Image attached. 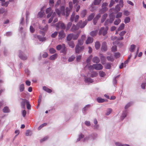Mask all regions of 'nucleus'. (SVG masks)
I'll return each instance as SVG.
<instances>
[{"label": "nucleus", "instance_id": "1", "mask_svg": "<svg viewBox=\"0 0 146 146\" xmlns=\"http://www.w3.org/2000/svg\"><path fill=\"white\" fill-rule=\"evenodd\" d=\"M109 17V19H107L105 22L104 25H108V24L111 23H113L115 19V16L113 13H111Z\"/></svg>", "mask_w": 146, "mask_h": 146}, {"label": "nucleus", "instance_id": "2", "mask_svg": "<svg viewBox=\"0 0 146 146\" xmlns=\"http://www.w3.org/2000/svg\"><path fill=\"white\" fill-rule=\"evenodd\" d=\"M108 27L107 26L105 28L104 27H102L100 29L98 34L99 35H101L102 34L104 36L107 33V31L108 30Z\"/></svg>", "mask_w": 146, "mask_h": 146}, {"label": "nucleus", "instance_id": "3", "mask_svg": "<svg viewBox=\"0 0 146 146\" xmlns=\"http://www.w3.org/2000/svg\"><path fill=\"white\" fill-rule=\"evenodd\" d=\"M87 23L88 20H86L83 22H82V21L80 20L77 23V25L80 28H83L86 25Z\"/></svg>", "mask_w": 146, "mask_h": 146}, {"label": "nucleus", "instance_id": "4", "mask_svg": "<svg viewBox=\"0 0 146 146\" xmlns=\"http://www.w3.org/2000/svg\"><path fill=\"white\" fill-rule=\"evenodd\" d=\"M84 46H80L78 45H76L75 48V52L76 53H79L82 52L84 49Z\"/></svg>", "mask_w": 146, "mask_h": 146}, {"label": "nucleus", "instance_id": "5", "mask_svg": "<svg viewBox=\"0 0 146 146\" xmlns=\"http://www.w3.org/2000/svg\"><path fill=\"white\" fill-rule=\"evenodd\" d=\"M69 4V7H67L66 9V15L67 17H68L69 15L70 11L72 9L73 7V4L72 2H70Z\"/></svg>", "mask_w": 146, "mask_h": 146}, {"label": "nucleus", "instance_id": "6", "mask_svg": "<svg viewBox=\"0 0 146 146\" xmlns=\"http://www.w3.org/2000/svg\"><path fill=\"white\" fill-rule=\"evenodd\" d=\"M55 26L57 28H60L63 29H64L66 28L64 24L62 21H59L58 23L56 24Z\"/></svg>", "mask_w": 146, "mask_h": 146}, {"label": "nucleus", "instance_id": "7", "mask_svg": "<svg viewBox=\"0 0 146 146\" xmlns=\"http://www.w3.org/2000/svg\"><path fill=\"white\" fill-rule=\"evenodd\" d=\"M75 13L73 12L71 16L70 20L71 22L73 21L74 20V22L76 23L79 19V16L78 15H76L75 17Z\"/></svg>", "mask_w": 146, "mask_h": 146}, {"label": "nucleus", "instance_id": "8", "mask_svg": "<svg viewBox=\"0 0 146 146\" xmlns=\"http://www.w3.org/2000/svg\"><path fill=\"white\" fill-rule=\"evenodd\" d=\"M20 100L22 101L21 102V108L24 109L25 108V104H27V102H28L29 101L25 99L21 98L20 99Z\"/></svg>", "mask_w": 146, "mask_h": 146}, {"label": "nucleus", "instance_id": "9", "mask_svg": "<svg viewBox=\"0 0 146 146\" xmlns=\"http://www.w3.org/2000/svg\"><path fill=\"white\" fill-rule=\"evenodd\" d=\"M94 69L97 70H100L102 69L103 66L100 64H94Z\"/></svg>", "mask_w": 146, "mask_h": 146}, {"label": "nucleus", "instance_id": "10", "mask_svg": "<svg viewBox=\"0 0 146 146\" xmlns=\"http://www.w3.org/2000/svg\"><path fill=\"white\" fill-rule=\"evenodd\" d=\"M66 36V34L63 31H61L59 33L58 39H62L64 38Z\"/></svg>", "mask_w": 146, "mask_h": 146}, {"label": "nucleus", "instance_id": "11", "mask_svg": "<svg viewBox=\"0 0 146 146\" xmlns=\"http://www.w3.org/2000/svg\"><path fill=\"white\" fill-rule=\"evenodd\" d=\"M107 50V46L106 43V42H103L102 44L101 50L102 51H105Z\"/></svg>", "mask_w": 146, "mask_h": 146}, {"label": "nucleus", "instance_id": "12", "mask_svg": "<svg viewBox=\"0 0 146 146\" xmlns=\"http://www.w3.org/2000/svg\"><path fill=\"white\" fill-rule=\"evenodd\" d=\"M19 57L22 60H25L27 59V57L25 55L22 54L21 52H20V54L19 55Z\"/></svg>", "mask_w": 146, "mask_h": 146}, {"label": "nucleus", "instance_id": "13", "mask_svg": "<svg viewBox=\"0 0 146 146\" xmlns=\"http://www.w3.org/2000/svg\"><path fill=\"white\" fill-rule=\"evenodd\" d=\"M92 61L93 63H98L100 62V60L98 57L95 56L93 58Z\"/></svg>", "mask_w": 146, "mask_h": 146}, {"label": "nucleus", "instance_id": "14", "mask_svg": "<svg viewBox=\"0 0 146 146\" xmlns=\"http://www.w3.org/2000/svg\"><path fill=\"white\" fill-rule=\"evenodd\" d=\"M100 59L101 60V63L102 64H104L105 63V57L102 54H100Z\"/></svg>", "mask_w": 146, "mask_h": 146}, {"label": "nucleus", "instance_id": "15", "mask_svg": "<svg viewBox=\"0 0 146 146\" xmlns=\"http://www.w3.org/2000/svg\"><path fill=\"white\" fill-rule=\"evenodd\" d=\"M93 41V39L92 38L89 37L88 38L86 41V44H89L92 43Z\"/></svg>", "mask_w": 146, "mask_h": 146}, {"label": "nucleus", "instance_id": "16", "mask_svg": "<svg viewBox=\"0 0 146 146\" xmlns=\"http://www.w3.org/2000/svg\"><path fill=\"white\" fill-rule=\"evenodd\" d=\"M108 5V3H104L102 5V11H104V12H105L107 10L106 6Z\"/></svg>", "mask_w": 146, "mask_h": 146}, {"label": "nucleus", "instance_id": "17", "mask_svg": "<svg viewBox=\"0 0 146 146\" xmlns=\"http://www.w3.org/2000/svg\"><path fill=\"white\" fill-rule=\"evenodd\" d=\"M108 16V14L106 13L104 14L102 16L101 19V23H103L106 19V18Z\"/></svg>", "mask_w": 146, "mask_h": 146}, {"label": "nucleus", "instance_id": "18", "mask_svg": "<svg viewBox=\"0 0 146 146\" xmlns=\"http://www.w3.org/2000/svg\"><path fill=\"white\" fill-rule=\"evenodd\" d=\"M79 27L77 25L76 26L74 25H73L71 29V30L72 31L74 32L75 31L78 30Z\"/></svg>", "mask_w": 146, "mask_h": 146}, {"label": "nucleus", "instance_id": "19", "mask_svg": "<svg viewBox=\"0 0 146 146\" xmlns=\"http://www.w3.org/2000/svg\"><path fill=\"white\" fill-rule=\"evenodd\" d=\"M86 13L87 11L85 9L82 11L80 14L81 17L82 18L84 17L86 15Z\"/></svg>", "mask_w": 146, "mask_h": 146}, {"label": "nucleus", "instance_id": "20", "mask_svg": "<svg viewBox=\"0 0 146 146\" xmlns=\"http://www.w3.org/2000/svg\"><path fill=\"white\" fill-rule=\"evenodd\" d=\"M127 113V111L125 110L123 112L121 116V118L122 120H123L126 117Z\"/></svg>", "mask_w": 146, "mask_h": 146}, {"label": "nucleus", "instance_id": "21", "mask_svg": "<svg viewBox=\"0 0 146 146\" xmlns=\"http://www.w3.org/2000/svg\"><path fill=\"white\" fill-rule=\"evenodd\" d=\"M100 44L98 41H96L95 43V47L97 50H98L100 47Z\"/></svg>", "mask_w": 146, "mask_h": 146}, {"label": "nucleus", "instance_id": "22", "mask_svg": "<svg viewBox=\"0 0 146 146\" xmlns=\"http://www.w3.org/2000/svg\"><path fill=\"white\" fill-rule=\"evenodd\" d=\"M37 37L39 40L40 41L43 42L45 41L46 40V38L45 37H42L39 35H37Z\"/></svg>", "mask_w": 146, "mask_h": 146}, {"label": "nucleus", "instance_id": "23", "mask_svg": "<svg viewBox=\"0 0 146 146\" xmlns=\"http://www.w3.org/2000/svg\"><path fill=\"white\" fill-rule=\"evenodd\" d=\"M43 89L44 90L48 93H50L52 92V90L51 89H49L46 86H43Z\"/></svg>", "mask_w": 146, "mask_h": 146}, {"label": "nucleus", "instance_id": "24", "mask_svg": "<svg viewBox=\"0 0 146 146\" xmlns=\"http://www.w3.org/2000/svg\"><path fill=\"white\" fill-rule=\"evenodd\" d=\"M73 36V34L71 33L69 34L67 37V40L68 41H70Z\"/></svg>", "mask_w": 146, "mask_h": 146}, {"label": "nucleus", "instance_id": "25", "mask_svg": "<svg viewBox=\"0 0 146 146\" xmlns=\"http://www.w3.org/2000/svg\"><path fill=\"white\" fill-rule=\"evenodd\" d=\"M19 89L20 91L21 92H22L24 91L25 89V86L23 84H21L20 85L19 87Z\"/></svg>", "mask_w": 146, "mask_h": 146}, {"label": "nucleus", "instance_id": "26", "mask_svg": "<svg viewBox=\"0 0 146 146\" xmlns=\"http://www.w3.org/2000/svg\"><path fill=\"white\" fill-rule=\"evenodd\" d=\"M97 101L99 103H103L106 101L105 99L100 97H98L97 98Z\"/></svg>", "mask_w": 146, "mask_h": 146}, {"label": "nucleus", "instance_id": "27", "mask_svg": "<svg viewBox=\"0 0 146 146\" xmlns=\"http://www.w3.org/2000/svg\"><path fill=\"white\" fill-rule=\"evenodd\" d=\"M97 31L95 30L92 31L90 33V35L92 36H94L97 35Z\"/></svg>", "mask_w": 146, "mask_h": 146}, {"label": "nucleus", "instance_id": "28", "mask_svg": "<svg viewBox=\"0 0 146 146\" xmlns=\"http://www.w3.org/2000/svg\"><path fill=\"white\" fill-rule=\"evenodd\" d=\"M85 81L86 82L92 83L93 82L92 79L90 78H86L85 79Z\"/></svg>", "mask_w": 146, "mask_h": 146}, {"label": "nucleus", "instance_id": "29", "mask_svg": "<svg viewBox=\"0 0 146 146\" xmlns=\"http://www.w3.org/2000/svg\"><path fill=\"white\" fill-rule=\"evenodd\" d=\"M95 14L94 13H92L89 15L88 17V21H89L92 20Z\"/></svg>", "mask_w": 146, "mask_h": 146}, {"label": "nucleus", "instance_id": "30", "mask_svg": "<svg viewBox=\"0 0 146 146\" xmlns=\"http://www.w3.org/2000/svg\"><path fill=\"white\" fill-rule=\"evenodd\" d=\"M68 44L69 46L71 47L72 48H73L75 46V44L73 41H70L68 42Z\"/></svg>", "mask_w": 146, "mask_h": 146}, {"label": "nucleus", "instance_id": "31", "mask_svg": "<svg viewBox=\"0 0 146 146\" xmlns=\"http://www.w3.org/2000/svg\"><path fill=\"white\" fill-rule=\"evenodd\" d=\"M72 25V22H69L67 25V26L66 27V31H67L71 27Z\"/></svg>", "mask_w": 146, "mask_h": 146}, {"label": "nucleus", "instance_id": "32", "mask_svg": "<svg viewBox=\"0 0 146 146\" xmlns=\"http://www.w3.org/2000/svg\"><path fill=\"white\" fill-rule=\"evenodd\" d=\"M99 74L100 76L101 77H104L106 75L105 72L102 71H100L99 72Z\"/></svg>", "mask_w": 146, "mask_h": 146}, {"label": "nucleus", "instance_id": "33", "mask_svg": "<svg viewBox=\"0 0 146 146\" xmlns=\"http://www.w3.org/2000/svg\"><path fill=\"white\" fill-rule=\"evenodd\" d=\"M125 25L123 23L121 24L118 29V31H120L123 29L124 28Z\"/></svg>", "mask_w": 146, "mask_h": 146}, {"label": "nucleus", "instance_id": "34", "mask_svg": "<svg viewBox=\"0 0 146 146\" xmlns=\"http://www.w3.org/2000/svg\"><path fill=\"white\" fill-rule=\"evenodd\" d=\"M57 57V54H56L51 56L50 57V59L52 60H55Z\"/></svg>", "mask_w": 146, "mask_h": 146}, {"label": "nucleus", "instance_id": "35", "mask_svg": "<svg viewBox=\"0 0 146 146\" xmlns=\"http://www.w3.org/2000/svg\"><path fill=\"white\" fill-rule=\"evenodd\" d=\"M56 15V13L55 12H54L53 13V14L52 15V17L49 19L48 20V23H51L52 21L53 17H54V16Z\"/></svg>", "mask_w": 146, "mask_h": 146}, {"label": "nucleus", "instance_id": "36", "mask_svg": "<svg viewBox=\"0 0 146 146\" xmlns=\"http://www.w3.org/2000/svg\"><path fill=\"white\" fill-rule=\"evenodd\" d=\"M39 28L44 31H46L48 29V25H46L44 28H42L40 26L39 27Z\"/></svg>", "mask_w": 146, "mask_h": 146}, {"label": "nucleus", "instance_id": "37", "mask_svg": "<svg viewBox=\"0 0 146 146\" xmlns=\"http://www.w3.org/2000/svg\"><path fill=\"white\" fill-rule=\"evenodd\" d=\"M61 49L62 50V53H65L66 52V47L64 44H62V46Z\"/></svg>", "mask_w": 146, "mask_h": 146}, {"label": "nucleus", "instance_id": "38", "mask_svg": "<svg viewBox=\"0 0 146 146\" xmlns=\"http://www.w3.org/2000/svg\"><path fill=\"white\" fill-rule=\"evenodd\" d=\"M121 21L120 19H116L114 22V24L115 25H118L120 23Z\"/></svg>", "mask_w": 146, "mask_h": 146}, {"label": "nucleus", "instance_id": "39", "mask_svg": "<svg viewBox=\"0 0 146 146\" xmlns=\"http://www.w3.org/2000/svg\"><path fill=\"white\" fill-rule=\"evenodd\" d=\"M135 48V46L134 44L131 45L129 48V50L131 52H133Z\"/></svg>", "mask_w": 146, "mask_h": 146}, {"label": "nucleus", "instance_id": "40", "mask_svg": "<svg viewBox=\"0 0 146 146\" xmlns=\"http://www.w3.org/2000/svg\"><path fill=\"white\" fill-rule=\"evenodd\" d=\"M78 44L77 45H82L84 43V40L82 39H79L78 40Z\"/></svg>", "mask_w": 146, "mask_h": 146}, {"label": "nucleus", "instance_id": "41", "mask_svg": "<svg viewBox=\"0 0 146 146\" xmlns=\"http://www.w3.org/2000/svg\"><path fill=\"white\" fill-rule=\"evenodd\" d=\"M131 19L129 17H126L125 18L124 20V22L126 24L129 23Z\"/></svg>", "mask_w": 146, "mask_h": 146}, {"label": "nucleus", "instance_id": "42", "mask_svg": "<svg viewBox=\"0 0 146 146\" xmlns=\"http://www.w3.org/2000/svg\"><path fill=\"white\" fill-rule=\"evenodd\" d=\"M101 0H94V4L95 5H98L100 3Z\"/></svg>", "mask_w": 146, "mask_h": 146}, {"label": "nucleus", "instance_id": "43", "mask_svg": "<svg viewBox=\"0 0 146 146\" xmlns=\"http://www.w3.org/2000/svg\"><path fill=\"white\" fill-rule=\"evenodd\" d=\"M3 111L4 112L7 113L9 111V108L7 107H5L4 108L3 110Z\"/></svg>", "mask_w": 146, "mask_h": 146}, {"label": "nucleus", "instance_id": "44", "mask_svg": "<svg viewBox=\"0 0 146 146\" xmlns=\"http://www.w3.org/2000/svg\"><path fill=\"white\" fill-rule=\"evenodd\" d=\"M112 110L111 108H109L107 110L106 114L107 115H109L112 112Z\"/></svg>", "mask_w": 146, "mask_h": 146}, {"label": "nucleus", "instance_id": "45", "mask_svg": "<svg viewBox=\"0 0 146 146\" xmlns=\"http://www.w3.org/2000/svg\"><path fill=\"white\" fill-rule=\"evenodd\" d=\"M65 9V7L64 6H62L60 8V11L61 12L62 14L63 15H65V13L64 12V11Z\"/></svg>", "mask_w": 146, "mask_h": 146}, {"label": "nucleus", "instance_id": "46", "mask_svg": "<svg viewBox=\"0 0 146 146\" xmlns=\"http://www.w3.org/2000/svg\"><path fill=\"white\" fill-rule=\"evenodd\" d=\"M60 0H58L55 5V8H57V7L59 6V5L60 4Z\"/></svg>", "mask_w": 146, "mask_h": 146}, {"label": "nucleus", "instance_id": "47", "mask_svg": "<svg viewBox=\"0 0 146 146\" xmlns=\"http://www.w3.org/2000/svg\"><path fill=\"white\" fill-rule=\"evenodd\" d=\"M111 65L109 63H107L105 66V67L106 69H110L111 68Z\"/></svg>", "mask_w": 146, "mask_h": 146}, {"label": "nucleus", "instance_id": "48", "mask_svg": "<svg viewBox=\"0 0 146 146\" xmlns=\"http://www.w3.org/2000/svg\"><path fill=\"white\" fill-rule=\"evenodd\" d=\"M79 34H77L76 35H74L72 37V39L73 40H76L77 39L79 36Z\"/></svg>", "mask_w": 146, "mask_h": 146}, {"label": "nucleus", "instance_id": "49", "mask_svg": "<svg viewBox=\"0 0 146 146\" xmlns=\"http://www.w3.org/2000/svg\"><path fill=\"white\" fill-rule=\"evenodd\" d=\"M75 58V57L74 56H72L71 57L69 58L68 60V61L69 62L72 61Z\"/></svg>", "mask_w": 146, "mask_h": 146}, {"label": "nucleus", "instance_id": "50", "mask_svg": "<svg viewBox=\"0 0 146 146\" xmlns=\"http://www.w3.org/2000/svg\"><path fill=\"white\" fill-rule=\"evenodd\" d=\"M55 11L57 14L59 16L60 15L61 13V11L58 9H57V8H55Z\"/></svg>", "mask_w": 146, "mask_h": 146}, {"label": "nucleus", "instance_id": "51", "mask_svg": "<svg viewBox=\"0 0 146 146\" xmlns=\"http://www.w3.org/2000/svg\"><path fill=\"white\" fill-rule=\"evenodd\" d=\"M46 13H52V12L51 11V8L50 7L46 9Z\"/></svg>", "mask_w": 146, "mask_h": 146}, {"label": "nucleus", "instance_id": "52", "mask_svg": "<svg viewBox=\"0 0 146 146\" xmlns=\"http://www.w3.org/2000/svg\"><path fill=\"white\" fill-rule=\"evenodd\" d=\"M58 32H55L53 33H52V34L51 36L53 38H54L56 36Z\"/></svg>", "mask_w": 146, "mask_h": 146}, {"label": "nucleus", "instance_id": "53", "mask_svg": "<svg viewBox=\"0 0 146 146\" xmlns=\"http://www.w3.org/2000/svg\"><path fill=\"white\" fill-rule=\"evenodd\" d=\"M92 57V55H91L88 58V59L86 60V62H87V63H90Z\"/></svg>", "mask_w": 146, "mask_h": 146}, {"label": "nucleus", "instance_id": "54", "mask_svg": "<svg viewBox=\"0 0 146 146\" xmlns=\"http://www.w3.org/2000/svg\"><path fill=\"white\" fill-rule=\"evenodd\" d=\"M49 52L50 53L53 54L55 52L56 50L53 48H51L49 49Z\"/></svg>", "mask_w": 146, "mask_h": 146}, {"label": "nucleus", "instance_id": "55", "mask_svg": "<svg viewBox=\"0 0 146 146\" xmlns=\"http://www.w3.org/2000/svg\"><path fill=\"white\" fill-rule=\"evenodd\" d=\"M97 75V73L96 72H94L91 74V76L92 77H96Z\"/></svg>", "mask_w": 146, "mask_h": 146}, {"label": "nucleus", "instance_id": "56", "mask_svg": "<svg viewBox=\"0 0 146 146\" xmlns=\"http://www.w3.org/2000/svg\"><path fill=\"white\" fill-rule=\"evenodd\" d=\"M122 14V13L121 12L118 13L116 15V18H120L121 17Z\"/></svg>", "mask_w": 146, "mask_h": 146}, {"label": "nucleus", "instance_id": "57", "mask_svg": "<svg viewBox=\"0 0 146 146\" xmlns=\"http://www.w3.org/2000/svg\"><path fill=\"white\" fill-rule=\"evenodd\" d=\"M84 137V135L82 133H81L79 136V138L77 139V141H79L80 139Z\"/></svg>", "mask_w": 146, "mask_h": 146}, {"label": "nucleus", "instance_id": "58", "mask_svg": "<svg viewBox=\"0 0 146 146\" xmlns=\"http://www.w3.org/2000/svg\"><path fill=\"white\" fill-rule=\"evenodd\" d=\"M131 103L129 102L127 104H126L125 107V109H127L131 106Z\"/></svg>", "mask_w": 146, "mask_h": 146}, {"label": "nucleus", "instance_id": "59", "mask_svg": "<svg viewBox=\"0 0 146 146\" xmlns=\"http://www.w3.org/2000/svg\"><path fill=\"white\" fill-rule=\"evenodd\" d=\"M120 8L118 5H117L115 7V10L118 12L120 10Z\"/></svg>", "mask_w": 146, "mask_h": 146}, {"label": "nucleus", "instance_id": "60", "mask_svg": "<svg viewBox=\"0 0 146 146\" xmlns=\"http://www.w3.org/2000/svg\"><path fill=\"white\" fill-rule=\"evenodd\" d=\"M26 104L27 109L29 110L31 108V105L30 104L29 102H27V103Z\"/></svg>", "mask_w": 146, "mask_h": 146}, {"label": "nucleus", "instance_id": "61", "mask_svg": "<svg viewBox=\"0 0 146 146\" xmlns=\"http://www.w3.org/2000/svg\"><path fill=\"white\" fill-rule=\"evenodd\" d=\"M101 14L100 13L98 14L95 17V19L98 20L101 17Z\"/></svg>", "mask_w": 146, "mask_h": 146}, {"label": "nucleus", "instance_id": "62", "mask_svg": "<svg viewBox=\"0 0 146 146\" xmlns=\"http://www.w3.org/2000/svg\"><path fill=\"white\" fill-rule=\"evenodd\" d=\"M115 2L113 0H111L110 1V3L109 5V6L110 7H111L114 4Z\"/></svg>", "mask_w": 146, "mask_h": 146}, {"label": "nucleus", "instance_id": "63", "mask_svg": "<svg viewBox=\"0 0 146 146\" xmlns=\"http://www.w3.org/2000/svg\"><path fill=\"white\" fill-rule=\"evenodd\" d=\"M107 58L109 61H113V58L111 56H108L107 57Z\"/></svg>", "mask_w": 146, "mask_h": 146}, {"label": "nucleus", "instance_id": "64", "mask_svg": "<svg viewBox=\"0 0 146 146\" xmlns=\"http://www.w3.org/2000/svg\"><path fill=\"white\" fill-rule=\"evenodd\" d=\"M62 45H61L60 44L58 45L57 46H56V49L58 50H60V49H61V48H62Z\"/></svg>", "mask_w": 146, "mask_h": 146}]
</instances>
